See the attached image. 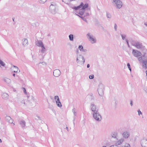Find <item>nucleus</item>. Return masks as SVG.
I'll use <instances>...</instances> for the list:
<instances>
[{"label": "nucleus", "mask_w": 147, "mask_h": 147, "mask_svg": "<svg viewBox=\"0 0 147 147\" xmlns=\"http://www.w3.org/2000/svg\"><path fill=\"white\" fill-rule=\"evenodd\" d=\"M88 7V4L87 3H85L84 5L83 2H81L80 5L77 6H74L72 7L73 9L76 10H78L81 8V10H84Z\"/></svg>", "instance_id": "obj_1"}, {"label": "nucleus", "mask_w": 147, "mask_h": 147, "mask_svg": "<svg viewBox=\"0 0 147 147\" xmlns=\"http://www.w3.org/2000/svg\"><path fill=\"white\" fill-rule=\"evenodd\" d=\"M112 3L117 9H120L122 6V3L121 0H111Z\"/></svg>", "instance_id": "obj_2"}, {"label": "nucleus", "mask_w": 147, "mask_h": 147, "mask_svg": "<svg viewBox=\"0 0 147 147\" xmlns=\"http://www.w3.org/2000/svg\"><path fill=\"white\" fill-rule=\"evenodd\" d=\"M132 45L138 49H141L142 50H144L145 47L142 45V43L138 41H136L135 44H133L132 42Z\"/></svg>", "instance_id": "obj_3"}, {"label": "nucleus", "mask_w": 147, "mask_h": 147, "mask_svg": "<svg viewBox=\"0 0 147 147\" xmlns=\"http://www.w3.org/2000/svg\"><path fill=\"white\" fill-rule=\"evenodd\" d=\"M93 116L94 119L97 121H100L102 119V116L98 112V113H93Z\"/></svg>", "instance_id": "obj_4"}, {"label": "nucleus", "mask_w": 147, "mask_h": 147, "mask_svg": "<svg viewBox=\"0 0 147 147\" xmlns=\"http://www.w3.org/2000/svg\"><path fill=\"white\" fill-rule=\"evenodd\" d=\"M104 87L102 85H99V87L98 89V91L99 95L100 96H102L104 94Z\"/></svg>", "instance_id": "obj_5"}, {"label": "nucleus", "mask_w": 147, "mask_h": 147, "mask_svg": "<svg viewBox=\"0 0 147 147\" xmlns=\"http://www.w3.org/2000/svg\"><path fill=\"white\" fill-rule=\"evenodd\" d=\"M86 35L89 40L90 42L91 43L94 44L96 42V39L94 38L92 35H91L90 33H88Z\"/></svg>", "instance_id": "obj_6"}, {"label": "nucleus", "mask_w": 147, "mask_h": 147, "mask_svg": "<svg viewBox=\"0 0 147 147\" xmlns=\"http://www.w3.org/2000/svg\"><path fill=\"white\" fill-rule=\"evenodd\" d=\"M76 61L77 63H79L80 62H82V64L84 65L85 62V59L84 57L82 55H80L78 57H77Z\"/></svg>", "instance_id": "obj_7"}, {"label": "nucleus", "mask_w": 147, "mask_h": 147, "mask_svg": "<svg viewBox=\"0 0 147 147\" xmlns=\"http://www.w3.org/2000/svg\"><path fill=\"white\" fill-rule=\"evenodd\" d=\"M132 54L134 57H138L142 55V54L140 51L135 49L132 50Z\"/></svg>", "instance_id": "obj_8"}, {"label": "nucleus", "mask_w": 147, "mask_h": 147, "mask_svg": "<svg viewBox=\"0 0 147 147\" xmlns=\"http://www.w3.org/2000/svg\"><path fill=\"white\" fill-rule=\"evenodd\" d=\"M91 109L93 113H98V109L96 106L93 103H92L91 105Z\"/></svg>", "instance_id": "obj_9"}, {"label": "nucleus", "mask_w": 147, "mask_h": 147, "mask_svg": "<svg viewBox=\"0 0 147 147\" xmlns=\"http://www.w3.org/2000/svg\"><path fill=\"white\" fill-rule=\"evenodd\" d=\"M61 74V72L59 69H55L54 70L53 72L54 76L56 77H58Z\"/></svg>", "instance_id": "obj_10"}, {"label": "nucleus", "mask_w": 147, "mask_h": 147, "mask_svg": "<svg viewBox=\"0 0 147 147\" xmlns=\"http://www.w3.org/2000/svg\"><path fill=\"white\" fill-rule=\"evenodd\" d=\"M54 98L56 100V101L57 105L59 107H61L62 105L60 101L59 96H55Z\"/></svg>", "instance_id": "obj_11"}, {"label": "nucleus", "mask_w": 147, "mask_h": 147, "mask_svg": "<svg viewBox=\"0 0 147 147\" xmlns=\"http://www.w3.org/2000/svg\"><path fill=\"white\" fill-rule=\"evenodd\" d=\"M49 9L51 13L55 14L56 12L55 6L52 4H51L49 7Z\"/></svg>", "instance_id": "obj_12"}, {"label": "nucleus", "mask_w": 147, "mask_h": 147, "mask_svg": "<svg viewBox=\"0 0 147 147\" xmlns=\"http://www.w3.org/2000/svg\"><path fill=\"white\" fill-rule=\"evenodd\" d=\"M140 142L142 147H147V140L143 139L141 140Z\"/></svg>", "instance_id": "obj_13"}, {"label": "nucleus", "mask_w": 147, "mask_h": 147, "mask_svg": "<svg viewBox=\"0 0 147 147\" xmlns=\"http://www.w3.org/2000/svg\"><path fill=\"white\" fill-rule=\"evenodd\" d=\"M5 120L8 122L11 123H13V120L9 116H6L5 118Z\"/></svg>", "instance_id": "obj_14"}, {"label": "nucleus", "mask_w": 147, "mask_h": 147, "mask_svg": "<svg viewBox=\"0 0 147 147\" xmlns=\"http://www.w3.org/2000/svg\"><path fill=\"white\" fill-rule=\"evenodd\" d=\"M2 98L4 100H7L9 98L8 94L5 92L3 93L1 95Z\"/></svg>", "instance_id": "obj_15"}, {"label": "nucleus", "mask_w": 147, "mask_h": 147, "mask_svg": "<svg viewBox=\"0 0 147 147\" xmlns=\"http://www.w3.org/2000/svg\"><path fill=\"white\" fill-rule=\"evenodd\" d=\"M36 45L38 47H41L44 45L42 42L40 40H37L36 42Z\"/></svg>", "instance_id": "obj_16"}, {"label": "nucleus", "mask_w": 147, "mask_h": 147, "mask_svg": "<svg viewBox=\"0 0 147 147\" xmlns=\"http://www.w3.org/2000/svg\"><path fill=\"white\" fill-rule=\"evenodd\" d=\"M22 45L24 46H25L27 45L28 44V41L27 39L24 38L22 40Z\"/></svg>", "instance_id": "obj_17"}, {"label": "nucleus", "mask_w": 147, "mask_h": 147, "mask_svg": "<svg viewBox=\"0 0 147 147\" xmlns=\"http://www.w3.org/2000/svg\"><path fill=\"white\" fill-rule=\"evenodd\" d=\"M72 112L74 114V119L73 120L74 125H75L74 121H75V118H76L75 116H76L77 115V112H76V109L74 108L72 110Z\"/></svg>", "instance_id": "obj_18"}, {"label": "nucleus", "mask_w": 147, "mask_h": 147, "mask_svg": "<svg viewBox=\"0 0 147 147\" xmlns=\"http://www.w3.org/2000/svg\"><path fill=\"white\" fill-rule=\"evenodd\" d=\"M124 141L123 138H121L115 142V145L117 146L118 145L121 144Z\"/></svg>", "instance_id": "obj_19"}, {"label": "nucleus", "mask_w": 147, "mask_h": 147, "mask_svg": "<svg viewBox=\"0 0 147 147\" xmlns=\"http://www.w3.org/2000/svg\"><path fill=\"white\" fill-rule=\"evenodd\" d=\"M123 137L125 138H127L129 137V134L128 133V132L126 131L124 132L123 134Z\"/></svg>", "instance_id": "obj_20"}, {"label": "nucleus", "mask_w": 147, "mask_h": 147, "mask_svg": "<svg viewBox=\"0 0 147 147\" xmlns=\"http://www.w3.org/2000/svg\"><path fill=\"white\" fill-rule=\"evenodd\" d=\"M3 80L8 84H10L11 82V80L7 78H5L3 79Z\"/></svg>", "instance_id": "obj_21"}, {"label": "nucleus", "mask_w": 147, "mask_h": 147, "mask_svg": "<svg viewBox=\"0 0 147 147\" xmlns=\"http://www.w3.org/2000/svg\"><path fill=\"white\" fill-rule=\"evenodd\" d=\"M20 124L21 125L22 128L26 126V122L24 120H21L20 122Z\"/></svg>", "instance_id": "obj_22"}, {"label": "nucleus", "mask_w": 147, "mask_h": 147, "mask_svg": "<svg viewBox=\"0 0 147 147\" xmlns=\"http://www.w3.org/2000/svg\"><path fill=\"white\" fill-rule=\"evenodd\" d=\"M143 67L145 68L146 69L147 68V60L143 61L142 62Z\"/></svg>", "instance_id": "obj_23"}, {"label": "nucleus", "mask_w": 147, "mask_h": 147, "mask_svg": "<svg viewBox=\"0 0 147 147\" xmlns=\"http://www.w3.org/2000/svg\"><path fill=\"white\" fill-rule=\"evenodd\" d=\"M12 67H13V69H12L13 71L14 72H17L18 69V67L15 65H13Z\"/></svg>", "instance_id": "obj_24"}, {"label": "nucleus", "mask_w": 147, "mask_h": 147, "mask_svg": "<svg viewBox=\"0 0 147 147\" xmlns=\"http://www.w3.org/2000/svg\"><path fill=\"white\" fill-rule=\"evenodd\" d=\"M42 49L40 50V52L41 53H45L46 51V48L45 47L44 45L41 47Z\"/></svg>", "instance_id": "obj_25"}, {"label": "nucleus", "mask_w": 147, "mask_h": 147, "mask_svg": "<svg viewBox=\"0 0 147 147\" xmlns=\"http://www.w3.org/2000/svg\"><path fill=\"white\" fill-rule=\"evenodd\" d=\"M117 133L116 132H113L112 133L111 136L112 137H113L114 138H116L117 140Z\"/></svg>", "instance_id": "obj_26"}, {"label": "nucleus", "mask_w": 147, "mask_h": 147, "mask_svg": "<svg viewBox=\"0 0 147 147\" xmlns=\"http://www.w3.org/2000/svg\"><path fill=\"white\" fill-rule=\"evenodd\" d=\"M74 36V35L72 34H70L69 36V38L70 41H73Z\"/></svg>", "instance_id": "obj_27"}, {"label": "nucleus", "mask_w": 147, "mask_h": 147, "mask_svg": "<svg viewBox=\"0 0 147 147\" xmlns=\"http://www.w3.org/2000/svg\"><path fill=\"white\" fill-rule=\"evenodd\" d=\"M84 12V9L81 10V9H80V11L79 12L78 14H79L80 16H82L83 15Z\"/></svg>", "instance_id": "obj_28"}, {"label": "nucleus", "mask_w": 147, "mask_h": 147, "mask_svg": "<svg viewBox=\"0 0 147 147\" xmlns=\"http://www.w3.org/2000/svg\"><path fill=\"white\" fill-rule=\"evenodd\" d=\"M120 147H130V146L129 144L126 143Z\"/></svg>", "instance_id": "obj_29"}, {"label": "nucleus", "mask_w": 147, "mask_h": 147, "mask_svg": "<svg viewBox=\"0 0 147 147\" xmlns=\"http://www.w3.org/2000/svg\"><path fill=\"white\" fill-rule=\"evenodd\" d=\"M146 54H144V55H142V56H144V57H143V61H147V57L146 55Z\"/></svg>", "instance_id": "obj_30"}, {"label": "nucleus", "mask_w": 147, "mask_h": 147, "mask_svg": "<svg viewBox=\"0 0 147 147\" xmlns=\"http://www.w3.org/2000/svg\"><path fill=\"white\" fill-rule=\"evenodd\" d=\"M0 64L1 66L4 67L5 65V63L2 61L1 60V59H0Z\"/></svg>", "instance_id": "obj_31"}, {"label": "nucleus", "mask_w": 147, "mask_h": 147, "mask_svg": "<svg viewBox=\"0 0 147 147\" xmlns=\"http://www.w3.org/2000/svg\"><path fill=\"white\" fill-rule=\"evenodd\" d=\"M120 35H121V37H122V39L123 40H124L125 39V38L126 37V36L125 35V34H123L121 33H120Z\"/></svg>", "instance_id": "obj_32"}, {"label": "nucleus", "mask_w": 147, "mask_h": 147, "mask_svg": "<svg viewBox=\"0 0 147 147\" xmlns=\"http://www.w3.org/2000/svg\"><path fill=\"white\" fill-rule=\"evenodd\" d=\"M143 57H144V56H142L141 57H139L138 58V60L140 62H141V61H142V62L143 61Z\"/></svg>", "instance_id": "obj_33"}, {"label": "nucleus", "mask_w": 147, "mask_h": 147, "mask_svg": "<svg viewBox=\"0 0 147 147\" xmlns=\"http://www.w3.org/2000/svg\"><path fill=\"white\" fill-rule=\"evenodd\" d=\"M107 18H110L111 17V14L108 12H107Z\"/></svg>", "instance_id": "obj_34"}, {"label": "nucleus", "mask_w": 147, "mask_h": 147, "mask_svg": "<svg viewBox=\"0 0 147 147\" xmlns=\"http://www.w3.org/2000/svg\"><path fill=\"white\" fill-rule=\"evenodd\" d=\"M78 48L81 51L82 50H83V47L82 45H80L79 46Z\"/></svg>", "instance_id": "obj_35"}, {"label": "nucleus", "mask_w": 147, "mask_h": 147, "mask_svg": "<svg viewBox=\"0 0 147 147\" xmlns=\"http://www.w3.org/2000/svg\"><path fill=\"white\" fill-rule=\"evenodd\" d=\"M127 66L130 71V72H131V68L130 67V66L129 63H127Z\"/></svg>", "instance_id": "obj_36"}, {"label": "nucleus", "mask_w": 147, "mask_h": 147, "mask_svg": "<svg viewBox=\"0 0 147 147\" xmlns=\"http://www.w3.org/2000/svg\"><path fill=\"white\" fill-rule=\"evenodd\" d=\"M37 25H38V24L37 22H35L33 23H32V26H33L34 27H36Z\"/></svg>", "instance_id": "obj_37"}, {"label": "nucleus", "mask_w": 147, "mask_h": 147, "mask_svg": "<svg viewBox=\"0 0 147 147\" xmlns=\"http://www.w3.org/2000/svg\"><path fill=\"white\" fill-rule=\"evenodd\" d=\"M47 0H40V3H44Z\"/></svg>", "instance_id": "obj_38"}, {"label": "nucleus", "mask_w": 147, "mask_h": 147, "mask_svg": "<svg viewBox=\"0 0 147 147\" xmlns=\"http://www.w3.org/2000/svg\"><path fill=\"white\" fill-rule=\"evenodd\" d=\"M89 78L90 79H92L94 78V75H90L89 76Z\"/></svg>", "instance_id": "obj_39"}, {"label": "nucleus", "mask_w": 147, "mask_h": 147, "mask_svg": "<svg viewBox=\"0 0 147 147\" xmlns=\"http://www.w3.org/2000/svg\"><path fill=\"white\" fill-rule=\"evenodd\" d=\"M143 88L144 91L146 93H147V88L145 86H144L143 87Z\"/></svg>", "instance_id": "obj_40"}, {"label": "nucleus", "mask_w": 147, "mask_h": 147, "mask_svg": "<svg viewBox=\"0 0 147 147\" xmlns=\"http://www.w3.org/2000/svg\"><path fill=\"white\" fill-rule=\"evenodd\" d=\"M90 99L91 100H93L94 99V97L92 94H91L90 95Z\"/></svg>", "instance_id": "obj_41"}, {"label": "nucleus", "mask_w": 147, "mask_h": 147, "mask_svg": "<svg viewBox=\"0 0 147 147\" xmlns=\"http://www.w3.org/2000/svg\"><path fill=\"white\" fill-rule=\"evenodd\" d=\"M125 41H126V42L127 43V46H128V47L129 48H130V46L129 45V42H128V40L127 39H126L125 40Z\"/></svg>", "instance_id": "obj_42"}, {"label": "nucleus", "mask_w": 147, "mask_h": 147, "mask_svg": "<svg viewBox=\"0 0 147 147\" xmlns=\"http://www.w3.org/2000/svg\"><path fill=\"white\" fill-rule=\"evenodd\" d=\"M117 26L116 24H115L114 25V28L115 31L117 30Z\"/></svg>", "instance_id": "obj_43"}, {"label": "nucleus", "mask_w": 147, "mask_h": 147, "mask_svg": "<svg viewBox=\"0 0 147 147\" xmlns=\"http://www.w3.org/2000/svg\"><path fill=\"white\" fill-rule=\"evenodd\" d=\"M81 18L85 22H87V20L85 18H84V17H81Z\"/></svg>", "instance_id": "obj_44"}, {"label": "nucleus", "mask_w": 147, "mask_h": 147, "mask_svg": "<svg viewBox=\"0 0 147 147\" xmlns=\"http://www.w3.org/2000/svg\"><path fill=\"white\" fill-rule=\"evenodd\" d=\"M89 16V14L88 13H85L84 14V17L87 16Z\"/></svg>", "instance_id": "obj_45"}, {"label": "nucleus", "mask_w": 147, "mask_h": 147, "mask_svg": "<svg viewBox=\"0 0 147 147\" xmlns=\"http://www.w3.org/2000/svg\"><path fill=\"white\" fill-rule=\"evenodd\" d=\"M138 115H140V114H142V112L140 111V110H138Z\"/></svg>", "instance_id": "obj_46"}, {"label": "nucleus", "mask_w": 147, "mask_h": 147, "mask_svg": "<svg viewBox=\"0 0 147 147\" xmlns=\"http://www.w3.org/2000/svg\"><path fill=\"white\" fill-rule=\"evenodd\" d=\"M22 89H23V90L24 93L25 94H26V88H25L23 87V88H22Z\"/></svg>", "instance_id": "obj_47"}, {"label": "nucleus", "mask_w": 147, "mask_h": 147, "mask_svg": "<svg viewBox=\"0 0 147 147\" xmlns=\"http://www.w3.org/2000/svg\"><path fill=\"white\" fill-rule=\"evenodd\" d=\"M69 45L70 46L69 48L70 49H71L72 48V45L70 43H69Z\"/></svg>", "instance_id": "obj_48"}, {"label": "nucleus", "mask_w": 147, "mask_h": 147, "mask_svg": "<svg viewBox=\"0 0 147 147\" xmlns=\"http://www.w3.org/2000/svg\"><path fill=\"white\" fill-rule=\"evenodd\" d=\"M130 105L131 106H132V105H133V101L132 100H130Z\"/></svg>", "instance_id": "obj_49"}, {"label": "nucleus", "mask_w": 147, "mask_h": 147, "mask_svg": "<svg viewBox=\"0 0 147 147\" xmlns=\"http://www.w3.org/2000/svg\"><path fill=\"white\" fill-rule=\"evenodd\" d=\"M41 64L43 65H46L47 64L45 62H43L41 63Z\"/></svg>", "instance_id": "obj_50"}, {"label": "nucleus", "mask_w": 147, "mask_h": 147, "mask_svg": "<svg viewBox=\"0 0 147 147\" xmlns=\"http://www.w3.org/2000/svg\"><path fill=\"white\" fill-rule=\"evenodd\" d=\"M81 51H82L83 52L86 53L87 51V50L86 49H83V50H82Z\"/></svg>", "instance_id": "obj_51"}, {"label": "nucleus", "mask_w": 147, "mask_h": 147, "mask_svg": "<svg viewBox=\"0 0 147 147\" xmlns=\"http://www.w3.org/2000/svg\"><path fill=\"white\" fill-rule=\"evenodd\" d=\"M110 147H117V146L116 145H113L111 146Z\"/></svg>", "instance_id": "obj_52"}, {"label": "nucleus", "mask_w": 147, "mask_h": 147, "mask_svg": "<svg viewBox=\"0 0 147 147\" xmlns=\"http://www.w3.org/2000/svg\"><path fill=\"white\" fill-rule=\"evenodd\" d=\"M36 117L38 119V120H41L39 116L36 115Z\"/></svg>", "instance_id": "obj_53"}, {"label": "nucleus", "mask_w": 147, "mask_h": 147, "mask_svg": "<svg viewBox=\"0 0 147 147\" xmlns=\"http://www.w3.org/2000/svg\"><path fill=\"white\" fill-rule=\"evenodd\" d=\"M33 7L34 8V9H35V8H36V10H35V11H37V7H36V6H33Z\"/></svg>", "instance_id": "obj_54"}, {"label": "nucleus", "mask_w": 147, "mask_h": 147, "mask_svg": "<svg viewBox=\"0 0 147 147\" xmlns=\"http://www.w3.org/2000/svg\"><path fill=\"white\" fill-rule=\"evenodd\" d=\"M21 103H24V104H25V101L24 100H22L21 101Z\"/></svg>", "instance_id": "obj_55"}, {"label": "nucleus", "mask_w": 147, "mask_h": 147, "mask_svg": "<svg viewBox=\"0 0 147 147\" xmlns=\"http://www.w3.org/2000/svg\"><path fill=\"white\" fill-rule=\"evenodd\" d=\"M132 42L133 44H135L134 41L132 40V39H131V44H132Z\"/></svg>", "instance_id": "obj_56"}, {"label": "nucleus", "mask_w": 147, "mask_h": 147, "mask_svg": "<svg viewBox=\"0 0 147 147\" xmlns=\"http://www.w3.org/2000/svg\"><path fill=\"white\" fill-rule=\"evenodd\" d=\"M32 58L33 60H34L35 59V58L34 57V55H32Z\"/></svg>", "instance_id": "obj_57"}, {"label": "nucleus", "mask_w": 147, "mask_h": 147, "mask_svg": "<svg viewBox=\"0 0 147 147\" xmlns=\"http://www.w3.org/2000/svg\"><path fill=\"white\" fill-rule=\"evenodd\" d=\"M90 67V65L89 64H88L87 65V68H88Z\"/></svg>", "instance_id": "obj_58"}, {"label": "nucleus", "mask_w": 147, "mask_h": 147, "mask_svg": "<svg viewBox=\"0 0 147 147\" xmlns=\"http://www.w3.org/2000/svg\"><path fill=\"white\" fill-rule=\"evenodd\" d=\"M66 129L67 130V131H69V129H68V127H66Z\"/></svg>", "instance_id": "obj_59"}, {"label": "nucleus", "mask_w": 147, "mask_h": 147, "mask_svg": "<svg viewBox=\"0 0 147 147\" xmlns=\"http://www.w3.org/2000/svg\"><path fill=\"white\" fill-rule=\"evenodd\" d=\"M76 14V15L78 16L79 17H80V18H81V17H83V16H79V15H78V14Z\"/></svg>", "instance_id": "obj_60"}, {"label": "nucleus", "mask_w": 147, "mask_h": 147, "mask_svg": "<svg viewBox=\"0 0 147 147\" xmlns=\"http://www.w3.org/2000/svg\"><path fill=\"white\" fill-rule=\"evenodd\" d=\"M144 25L146 26L147 27V22H146L144 23Z\"/></svg>", "instance_id": "obj_61"}, {"label": "nucleus", "mask_w": 147, "mask_h": 147, "mask_svg": "<svg viewBox=\"0 0 147 147\" xmlns=\"http://www.w3.org/2000/svg\"><path fill=\"white\" fill-rule=\"evenodd\" d=\"M13 76H14V77H15V76H16V74H15L14 73H13L12 74Z\"/></svg>", "instance_id": "obj_62"}, {"label": "nucleus", "mask_w": 147, "mask_h": 147, "mask_svg": "<svg viewBox=\"0 0 147 147\" xmlns=\"http://www.w3.org/2000/svg\"><path fill=\"white\" fill-rule=\"evenodd\" d=\"M78 53V50L77 51H76V53Z\"/></svg>", "instance_id": "obj_63"}, {"label": "nucleus", "mask_w": 147, "mask_h": 147, "mask_svg": "<svg viewBox=\"0 0 147 147\" xmlns=\"http://www.w3.org/2000/svg\"><path fill=\"white\" fill-rule=\"evenodd\" d=\"M146 76H147V70L146 71Z\"/></svg>", "instance_id": "obj_64"}]
</instances>
